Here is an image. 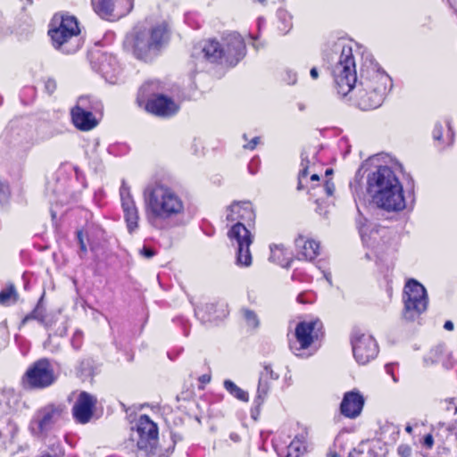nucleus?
Wrapping results in <instances>:
<instances>
[{
	"label": "nucleus",
	"instance_id": "nucleus-1",
	"mask_svg": "<svg viewBox=\"0 0 457 457\" xmlns=\"http://www.w3.org/2000/svg\"><path fill=\"white\" fill-rule=\"evenodd\" d=\"M367 190L373 203L381 209L398 212L405 208L403 186L387 166H380L369 174Z\"/></svg>",
	"mask_w": 457,
	"mask_h": 457
},
{
	"label": "nucleus",
	"instance_id": "nucleus-2",
	"mask_svg": "<svg viewBox=\"0 0 457 457\" xmlns=\"http://www.w3.org/2000/svg\"><path fill=\"white\" fill-rule=\"evenodd\" d=\"M144 203L146 220L156 228H163L164 224L184 212L181 197L163 186L147 187L144 191Z\"/></svg>",
	"mask_w": 457,
	"mask_h": 457
},
{
	"label": "nucleus",
	"instance_id": "nucleus-3",
	"mask_svg": "<svg viewBox=\"0 0 457 457\" xmlns=\"http://www.w3.org/2000/svg\"><path fill=\"white\" fill-rule=\"evenodd\" d=\"M170 34L165 21L149 27L137 26L127 35L125 46L137 59L147 62L157 56L167 46Z\"/></svg>",
	"mask_w": 457,
	"mask_h": 457
},
{
	"label": "nucleus",
	"instance_id": "nucleus-4",
	"mask_svg": "<svg viewBox=\"0 0 457 457\" xmlns=\"http://www.w3.org/2000/svg\"><path fill=\"white\" fill-rule=\"evenodd\" d=\"M390 78L370 62L361 71V80L357 88L356 102L360 109L369 111L379 107L386 93Z\"/></svg>",
	"mask_w": 457,
	"mask_h": 457
},
{
	"label": "nucleus",
	"instance_id": "nucleus-5",
	"mask_svg": "<svg viewBox=\"0 0 457 457\" xmlns=\"http://www.w3.org/2000/svg\"><path fill=\"white\" fill-rule=\"evenodd\" d=\"M340 49L338 60L332 66L331 72L337 93L345 96L353 88L357 76L352 46L345 45Z\"/></svg>",
	"mask_w": 457,
	"mask_h": 457
},
{
	"label": "nucleus",
	"instance_id": "nucleus-6",
	"mask_svg": "<svg viewBox=\"0 0 457 457\" xmlns=\"http://www.w3.org/2000/svg\"><path fill=\"white\" fill-rule=\"evenodd\" d=\"M67 409L64 403H49L38 408L29 426L30 433L38 438H45L48 433L66 415Z\"/></svg>",
	"mask_w": 457,
	"mask_h": 457
},
{
	"label": "nucleus",
	"instance_id": "nucleus-7",
	"mask_svg": "<svg viewBox=\"0 0 457 457\" xmlns=\"http://www.w3.org/2000/svg\"><path fill=\"white\" fill-rule=\"evenodd\" d=\"M131 439L137 441L138 457L156 455L158 428L148 416L142 415L139 417L137 422V429L132 434Z\"/></svg>",
	"mask_w": 457,
	"mask_h": 457
},
{
	"label": "nucleus",
	"instance_id": "nucleus-8",
	"mask_svg": "<svg viewBox=\"0 0 457 457\" xmlns=\"http://www.w3.org/2000/svg\"><path fill=\"white\" fill-rule=\"evenodd\" d=\"M404 309L403 318L406 320H414L428 307V295L425 287L414 279H410L403 290V296Z\"/></svg>",
	"mask_w": 457,
	"mask_h": 457
},
{
	"label": "nucleus",
	"instance_id": "nucleus-9",
	"mask_svg": "<svg viewBox=\"0 0 457 457\" xmlns=\"http://www.w3.org/2000/svg\"><path fill=\"white\" fill-rule=\"evenodd\" d=\"M321 328L322 324L319 320L298 323L295 331V341L290 344L294 354L299 357L310 356L312 353H306L305 351L319 338Z\"/></svg>",
	"mask_w": 457,
	"mask_h": 457
},
{
	"label": "nucleus",
	"instance_id": "nucleus-10",
	"mask_svg": "<svg viewBox=\"0 0 457 457\" xmlns=\"http://www.w3.org/2000/svg\"><path fill=\"white\" fill-rule=\"evenodd\" d=\"M229 239L236 242L237 245V264L249 267L252 264V255L249 250L253 243V236L245 224L243 222L235 223L228 232Z\"/></svg>",
	"mask_w": 457,
	"mask_h": 457
},
{
	"label": "nucleus",
	"instance_id": "nucleus-11",
	"mask_svg": "<svg viewBox=\"0 0 457 457\" xmlns=\"http://www.w3.org/2000/svg\"><path fill=\"white\" fill-rule=\"evenodd\" d=\"M55 380L54 369L46 359L36 361L28 369L24 376V383L31 388H45Z\"/></svg>",
	"mask_w": 457,
	"mask_h": 457
},
{
	"label": "nucleus",
	"instance_id": "nucleus-12",
	"mask_svg": "<svg viewBox=\"0 0 457 457\" xmlns=\"http://www.w3.org/2000/svg\"><path fill=\"white\" fill-rule=\"evenodd\" d=\"M351 342L353 356L360 364L368 363L378 353V345L373 337L361 330L353 331Z\"/></svg>",
	"mask_w": 457,
	"mask_h": 457
},
{
	"label": "nucleus",
	"instance_id": "nucleus-13",
	"mask_svg": "<svg viewBox=\"0 0 457 457\" xmlns=\"http://www.w3.org/2000/svg\"><path fill=\"white\" fill-rule=\"evenodd\" d=\"M224 56L223 59L234 65L245 56V45L238 33L231 32L221 37Z\"/></svg>",
	"mask_w": 457,
	"mask_h": 457
},
{
	"label": "nucleus",
	"instance_id": "nucleus-14",
	"mask_svg": "<svg viewBox=\"0 0 457 457\" xmlns=\"http://www.w3.org/2000/svg\"><path fill=\"white\" fill-rule=\"evenodd\" d=\"M192 56L197 62L204 61L217 62L219 60L223 59L224 56L222 40L220 42L215 39H209L202 42L195 46Z\"/></svg>",
	"mask_w": 457,
	"mask_h": 457
},
{
	"label": "nucleus",
	"instance_id": "nucleus-15",
	"mask_svg": "<svg viewBox=\"0 0 457 457\" xmlns=\"http://www.w3.org/2000/svg\"><path fill=\"white\" fill-rule=\"evenodd\" d=\"M87 99L79 97L78 104L71 109V119L74 126L82 131H88L98 124L91 111L87 110Z\"/></svg>",
	"mask_w": 457,
	"mask_h": 457
},
{
	"label": "nucleus",
	"instance_id": "nucleus-16",
	"mask_svg": "<svg viewBox=\"0 0 457 457\" xmlns=\"http://www.w3.org/2000/svg\"><path fill=\"white\" fill-rule=\"evenodd\" d=\"M120 199L123 216L129 233L132 234L138 228L139 213L129 189L122 185L120 187Z\"/></svg>",
	"mask_w": 457,
	"mask_h": 457
},
{
	"label": "nucleus",
	"instance_id": "nucleus-17",
	"mask_svg": "<svg viewBox=\"0 0 457 457\" xmlns=\"http://www.w3.org/2000/svg\"><path fill=\"white\" fill-rule=\"evenodd\" d=\"M96 398L87 393L81 392L72 408L75 420L81 424L87 423L93 416Z\"/></svg>",
	"mask_w": 457,
	"mask_h": 457
},
{
	"label": "nucleus",
	"instance_id": "nucleus-18",
	"mask_svg": "<svg viewBox=\"0 0 457 457\" xmlns=\"http://www.w3.org/2000/svg\"><path fill=\"white\" fill-rule=\"evenodd\" d=\"M145 110L160 117H170L178 112L179 106L171 98L156 95L148 99Z\"/></svg>",
	"mask_w": 457,
	"mask_h": 457
},
{
	"label": "nucleus",
	"instance_id": "nucleus-19",
	"mask_svg": "<svg viewBox=\"0 0 457 457\" xmlns=\"http://www.w3.org/2000/svg\"><path fill=\"white\" fill-rule=\"evenodd\" d=\"M226 218L231 222L249 224L254 220L255 213L250 202H234L227 208Z\"/></svg>",
	"mask_w": 457,
	"mask_h": 457
},
{
	"label": "nucleus",
	"instance_id": "nucleus-20",
	"mask_svg": "<svg viewBox=\"0 0 457 457\" xmlns=\"http://www.w3.org/2000/svg\"><path fill=\"white\" fill-rule=\"evenodd\" d=\"M364 398L359 391H350L345 394L342 400L340 410L344 416L355 419L363 408Z\"/></svg>",
	"mask_w": 457,
	"mask_h": 457
},
{
	"label": "nucleus",
	"instance_id": "nucleus-21",
	"mask_svg": "<svg viewBox=\"0 0 457 457\" xmlns=\"http://www.w3.org/2000/svg\"><path fill=\"white\" fill-rule=\"evenodd\" d=\"M295 244L299 260L312 261L320 253V244L303 235H299L295 238Z\"/></svg>",
	"mask_w": 457,
	"mask_h": 457
},
{
	"label": "nucleus",
	"instance_id": "nucleus-22",
	"mask_svg": "<svg viewBox=\"0 0 457 457\" xmlns=\"http://www.w3.org/2000/svg\"><path fill=\"white\" fill-rule=\"evenodd\" d=\"M424 362L427 366L441 363L445 369L453 367L455 360L452 353L445 345H439L433 347L424 357Z\"/></svg>",
	"mask_w": 457,
	"mask_h": 457
},
{
	"label": "nucleus",
	"instance_id": "nucleus-23",
	"mask_svg": "<svg viewBox=\"0 0 457 457\" xmlns=\"http://www.w3.org/2000/svg\"><path fill=\"white\" fill-rule=\"evenodd\" d=\"M49 34L51 36V38L54 42V45L56 48L61 49L62 52L70 54L76 51V47H70L68 46L69 41L74 37V36H68L67 33L61 31L57 29H53L49 30Z\"/></svg>",
	"mask_w": 457,
	"mask_h": 457
},
{
	"label": "nucleus",
	"instance_id": "nucleus-24",
	"mask_svg": "<svg viewBox=\"0 0 457 457\" xmlns=\"http://www.w3.org/2000/svg\"><path fill=\"white\" fill-rule=\"evenodd\" d=\"M101 71L105 80L110 84L118 83L121 74V69L114 58H110L107 63H102Z\"/></svg>",
	"mask_w": 457,
	"mask_h": 457
},
{
	"label": "nucleus",
	"instance_id": "nucleus-25",
	"mask_svg": "<svg viewBox=\"0 0 457 457\" xmlns=\"http://www.w3.org/2000/svg\"><path fill=\"white\" fill-rule=\"evenodd\" d=\"M306 450V436L303 434L298 435L287 446L286 457H299Z\"/></svg>",
	"mask_w": 457,
	"mask_h": 457
},
{
	"label": "nucleus",
	"instance_id": "nucleus-26",
	"mask_svg": "<svg viewBox=\"0 0 457 457\" xmlns=\"http://www.w3.org/2000/svg\"><path fill=\"white\" fill-rule=\"evenodd\" d=\"M118 0H92L95 12L101 17L109 16L114 10Z\"/></svg>",
	"mask_w": 457,
	"mask_h": 457
},
{
	"label": "nucleus",
	"instance_id": "nucleus-27",
	"mask_svg": "<svg viewBox=\"0 0 457 457\" xmlns=\"http://www.w3.org/2000/svg\"><path fill=\"white\" fill-rule=\"evenodd\" d=\"M57 29L63 31L68 36H77L79 33L78 21L73 16H62Z\"/></svg>",
	"mask_w": 457,
	"mask_h": 457
},
{
	"label": "nucleus",
	"instance_id": "nucleus-28",
	"mask_svg": "<svg viewBox=\"0 0 457 457\" xmlns=\"http://www.w3.org/2000/svg\"><path fill=\"white\" fill-rule=\"evenodd\" d=\"M224 387L230 395H232L237 399L243 401V402L248 401V399H249L248 393L245 392V390H243L242 388L238 387L231 380H228V379L225 380Z\"/></svg>",
	"mask_w": 457,
	"mask_h": 457
},
{
	"label": "nucleus",
	"instance_id": "nucleus-29",
	"mask_svg": "<svg viewBox=\"0 0 457 457\" xmlns=\"http://www.w3.org/2000/svg\"><path fill=\"white\" fill-rule=\"evenodd\" d=\"M17 300L18 294L13 285H9L0 292V303L3 305L14 303Z\"/></svg>",
	"mask_w": 457,
	"mask_h": 457
},
{
	"label": "nucleus",
	"instance_id": "nucleus-30",
	"mask_svg": "<svg viewBox=\"0 0 457 457\" xmlns=\"http://www.w3.org/2000/svg\"><path fill=\"white\" fill-rule=\"evenodd\" d=\"M312 163V160L308 158V154L306 152L302 154V162H301V170L299 172V182H298V189H302L303 187V179L308 175V168Z\"/></svg>",
	"mask_w": 457,
	"mask_h": 457
},
{
	"label": "nucleus",
	"instance_id": "nucleus-31",
	"mask_svg": "<svg viewBox=\"0 0 457 457\" xmlns=\"http://www.w3.org/2000/svg\"><path fill=\"white\" fill-rule=\"evenodd\" d=\"M242 313L244 316V319L249 328H256L259 326V318L257 314L249 310V309H244L242 310Z\"/></svg>",
	"mask_w": 457,
	"mask_h": 457
},
{
	"label": "nucleus",
	"instance_id": "nucleus-32",
	"mask_svg": "<svg viewBox=\"0 0 457 457\" xmlns=\"http://www.w3.org/2000/svg\"><path fill=\"white\" fill-rule=\"evenodd\" d=\"M62 451L60 444H53L46 452H44L39 457H62Z\"/></svg>",
	"mask_w": 457,
	"mask_h": 457
},
{
	"label": "nucleus",
	"instance_id": "nucleus-33",
	"mask_svg": "<svg viewBox=\"0 0 457 457\" xmlns=\"http://www.w3.org/2000/svg\"><path fill=\"white\" fill-rule=\"evenodd\" d=\"M282 79L287 85H295L297 82V73L294 70H292L290 68H287L284 71Z\"/></svg>",
	"mask_w": 457,
	"mask_h": 457
},
{
	"label": "nucleus",
	"instance_id": "nucleus-34",
	"mask_svg": "<svg viewBox=\"0 0 457 457\" xmlns=\"http://www.w3.org/2000/svg\"><path fill=\"white\" fill-rule=\"evenodd\" d=\"M283 247L281 245H271L270 246V259L275 262L281 263L280 256L283 254Z\"/></svg>",
	"mask_w": 457,
	"mask_h": 457
},
{
	"label": "nucleus",
	"instance_id": "nucleus-35",
	"mask_svg": "<svg viewBox=\"0 0 457 457\" xmlns=\"http://www.w3.org/2000/svg\"><path fill=\"white\" fill-rule=\"evenodd\" d=\"M269 389H270V385L268 383V380H262V378H260L258 389H257L258 397L259 398L264 397L267 395Z\"/></svg>",
	"mask_w": 457,
	"mask_h": 457
},
{
	"label": "nucleus",
	"instance_id": "nucleus-36",
	"mask_svg": "<svg viewBox=\"0 0 457 457\" xmlns=\"http://www.w3.org/2000/svg\"><path fill=\"white\" fill-rule=\"evenodd\" d=\"M260 378L262 380L278 379V375L275 373L270 367L266 366L264 370L262 372Z\"/></svg>",
	"mask_w": 457,
	"mask_h": 457
},
{
	"label": "nucleus",
	"instance_id": "nucleus-37",
	"mask_svg": "<svg viewBox=\"0 0 457 457\" xmlns=\"http://www.w3.org/2000/svg\"><path fill=\"white\" fill-rule=\"evenodd\" d=\"M30 319H36L40 321H43V317L41 315V311L39 307H37L30 315L26 316L23 320V323L27 322Z\"/></svg>",
	"mask_w": 457,
	"mask_h": 457
},
{
	"label": "nucleus",
	"instance_id": "nucleus-38",
	"mask_svg": "<svg viewBox=\"0 0 457 457\" xmlns=\"http://www.w3.org/2000/svg\"><path fill=\"white\" fill-rule=\"evenodd\" d=\"M398 454L401 457H410L411 454V448L409 445H402L398 447Z\"/></svg>",
	"mask_w": 457,
	"mask_h": 457
},
{
	"label": "nucleus",
	"instance_id": "nucleus-39",
	"mask_svg": "<svg viewBox=\"0 0 457 457\" xmlns=\"http://www.w3.org/2000/svg\"><path fill=\"white\" fill-rule=\"evenodd\" d=\"M445 409L447 411H453L454 413H457V401L456 399H446L445 400Z\"/></svg>",
	"mask_w": 457,
	"mask_h": 457
},
{
	"label": "nucleus",
	"instance_id": "nucleus-40",
	"mask_svg": "<svg viewBox=\"0 0 457 457\" xmlns=\"http://www.w3.org/2000/svg\"><path fill=\"white\" fill-rule=\"evenodd\" d=\"M140 254L146 258V259H150L152 258L153 256L155 255V252L150 248V247H147V246H144L140 251H139Z\"/></svg>",
	"mask_w": 457,
	"mask_h": 457
},
{
	"label": "nucleus",
	"instance_id": "nucleus-41",
	"mask_svg": "<svg viewBox=\"0 0 457 457\" xmlns=\"http://www.w3.org/2000/svg\"><path fill=\"white\" fill-rule=\"evenodd\" d=\"M443 136V127L441 124H436L433 130V137L435 140H441Z\"/></svg>",
	"mask_w": 457,
	"mask_h": 457
},
{
	"label": "nucleus",
	"instance_id": "nucleus-42",
	"mask_svg": "<svg viewBox=\"0 0 457 457\" xmlns=\"http://www.w3.org/2000/svg\"><path fill=\"white\" fill-rule=\"evenodd\" d=\"M77 237H78V240H79V243L80 251L85 253L87 252V245H86V243L84 241L82 231H78L77 232Z\"/></svg>",
	"mask_w": 457,
	"mask_h": 457
},
{
	"label": "nucleus",
	"instance_id": "nucleus-43",
	"mask_svg": "<svg viewBox=\"0 0 457 457\" xmlns=\"http://www.w3.org/2000/svg\"><path fill=\"white\" fill-rule=\"evenodd\" d=\"M56 88V83L54 79H48L46 82V89L48 93L52 94Z\"/></svg>",
	"mask_w": 457,
	"mask_h": 457
},
{
	"label": "nucleus",
	"instance_id": "nucleus-44",
	"mask_svg": "<svg viewBox=\"0 0 457 457\" xmlns=\"http://www.w3.org/2000/svg\"><path fill=\"white\" fill-rule=\"evenodd\" d=\"M324 190L328 195H332L335 190V186L332 182L327 181L324 185Z\"/></svg>",
	"mask_w": 457,
	"mask_h": 457
},
{
	"label": "nucleus",
	"instance_id": "nucleus-45",
	"mask_svg": "<svg viewBox=\"0 0 457 457\" xmlns=\"http://www.w3.org/2000/svg\"><path fill=\"white\" fill-rule=\"evenodd\" d=\"M258 142H259V137H253V138L251 140V142H250L248 145H244V147H245V148H247V149H251V150H253V149H254V148H255V146L257 145Z\"/></svg>",
	"mask_w": 457,
	"mask_h": 457
},
{
	"label": "nucleus",
	"instance_id": "nucleus-46",
	"mask_svg": "<svg viewBox=\"0 0 457 457\" xmlns=\"http://www.w3.org/2000/svg\"><path fill=\"white\" fill-rule=\"evenodd\" d=\"M424 444L427 447L431 448L434 444L433 436L431 435H427L424 438Z\"/></svg>",
	"mask_w": 457,
	"mask_h": 457
},
{
	"label": "nucleus",
	"instance_id": "nucleus-47",
	"mask_svg": "<svg viewBox=\"0 0 457 457\" xmlns=\"http://www.w3.org/2000/svg\"><path fill=\"white\" fill-rule=\"evenodd\" d=\"M386 373L391 374L392 378L395 383L398 382V378L393 374V370H392L391 364L386 365Z\"/></svg>",
	"mask_w": 457,
	"mask_h": 457
},
{
	"label": "nucleus",
	"instance_id": "nucleus-48",
	"mask_svg": "<svg viewBox=\"0 0 457 457\" xmlns=\"http://www.w3.org/2000/svg\"><path fill=\"white\" fill-rule=\"evenodd\" d=\"M310 75L312 79H317L319 78V71H318L317 68H315V67L312 68L310 71Z\"/></svg>",
	"mask_w": 457,
	"mask_h": 457
},
{
	"label": "nucleus",
	"instance_id": "nucleus-49",
	"mask_svg": "<svg viewBox=\"0 0 457 457\" xmlns=\"http://www.w3.org/2000/svg\"><path fill=\"white\" fill-rule=\"evenodd\" d=\"M229 438L236 443L240 440V437L237 433H230Z\"/></svg>",
	"mask_w": 457,
	"mask_h": 457
},
{
	"label": "nucleus",
	"instance_id": "nucleus-50",
	"mask_svg": "<svg viewBox=\"0 0 457 457\" xmlns=\"http://www.w3.org/2000/svg\"><path fill=\"white\" fill-rule=\"evenodd\" d=\"M444 328L447 330H452L453 328V324L452 321H446L444 325Z\"/></svg>",
	"mask_w": 457,
	"mask_h": 457
},
{
	"label": "nucleus",
	"instance_id": "nucleus-51",
	"mask_svg": "<svg viewBox=\"0 0 457 457\" xmlns=\"http://www.w3.org/2000/svg\"><path fill=\"white\" fill-rule=\"evenodd\" d=\"M405 431L409 434H411L412 432V427L411 425H407L405 427Z\"/></svg>",
	"mask_w": 457,
	"mask_h": 457
},
{
	"label": "nucleus",
	"instance_id": "nucleus-52",
	"mask_svg": "<svg viewBox=\"0 0 457 457\" xmlns=\"http://www.w3.org/2000/svg\"><path fill=\"white\" fill-rule=\"evenodd\" d=\"M311 179H312V180H318V179H319V177H318V175H316V174H312V177H311Z\"/></svg>",
	"mask_w": 457,
	"mask_h": 457
},
{
	"label": "nucleus",
	"instance_id": "nucleus-53",
	"mask_svg": "<svg viewBox=\"0 0 457 457\" xmlns=\"http://www.w3.org/2000/svg\"><path fill=\"white\" fill-rule=\"evenodd\" d=\"M297 299H298V301H299L300 303H304V301H303V295H298Z\"/></svg>",
	"mask_w": 457,
	"mask_h": 457
},
{
	"label": "nucleus",
	"instance_id": "nucleus-54",
	"mask_svg": "<svg viewBox=\"0 0 457 457\" xmlns=\"http://www.w3.org/2000/svg\"><path fill=\"white\" fill-rule=\"evenodd\" d=\"M332 173V170H326V175H328V174H331Z\"/></svg>",
	"mask_w": 457,
	"mask_h": 457
},
{
	"label": "nucleus",
	"instance_id": "nucleus-55",
	"mask_svg": "<svg viewBox=\"0 0 457 457\" xmlns=\"http://www.w3.org/2000/svg\"><path fill=\"white\" fill-rule=\"evenodd\" d=\"M259 3H263L265 0H256Z\"/></svg>",
	"mask_w": 457,
	"mask_h": 457
}]
</instances>
